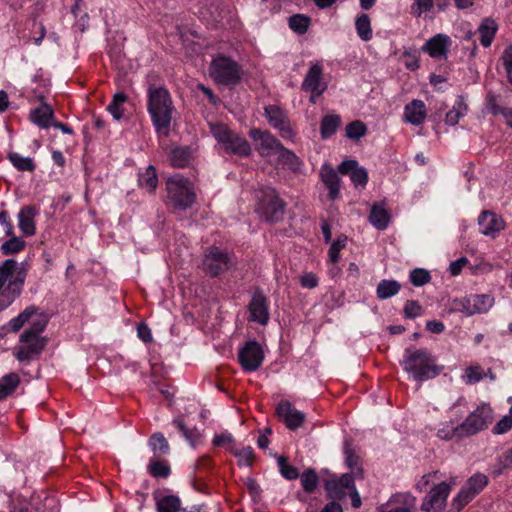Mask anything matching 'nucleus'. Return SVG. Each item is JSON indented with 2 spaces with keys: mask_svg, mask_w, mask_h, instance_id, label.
<instances>
[{
  "mask_svg": "<svg viewBox=\"0 0 512 512\" xmlns=\"http://www.w3.org/2000/svg\"><path fill=\"white\" fill-rule=\"evenodd\" d=\"M158 512H179L181 510V500L176 495H165L155 497Z\"/></svg>",
  "mask_w": 512,
  "mask_h": 512,
  "instance_id": "72a5a7b5",
  "label": "nucleus"
},
{
  "mask_svg": "<svg viewBox=\"0 0 512 512\" xmlns=\"http://www.w3.org/2000/svg\"><path fill=\"white\" fill-rule=\"evenodd\" d=\"M301 485L305 492L311 494L315 492L319 484V477L313 468L306 469L300 476Z\"/></svg>",
  "mask_w": 512,
  "mask_h": 512,
  "instance_id": "c03bdc74",
  "label": "nucleus"
},
{
  "mask_svg": "<svg viewBox=\"0 0 512 512\" xmlns=\"http://www.w3.org/2000/svg\"><path fill=\"white\" fill-rule=\"evenodd\" d=\"M323 68L319 63L312 64L302 82L301 89L305 92H316L320 96L327 88L326 84L321 83Z\"/></svg>",
  "mask_w": 512,
  "mask_h": 512,
  "instance_id": "6ab92c4d",
  "label": "nucleus"
},
{
  "mask_svg": "<svg viewBox=\"0 0 512 512\" xmlns=\"http://www.w3.org/2000/svg\"><path fill=\"white\" fill-rule=\"evenodd\" d=\"M233 266V258L227 251L216 246L207 249L203 260V271L208 276L217 277Z\"/></svg>",
  "mask_w": 512,
  "mask_h": 512,
  "instance_id": "6e6552de",
  "label": "nucleus"
},
{
  "mask_svg": "<svg viewBox=\"0 0 512 512\" xmlns=\"http://www.w3.org/2000/svg\"><path fill=\"white\" fill-rule=\"evenodd\" d=\"M265 115L268 118L269 124L277 129L281 137L291 139L293 131L290 127V121L282 109L276 105H269L265 108Z\"/></svg>",
  "mask_w": 512,
  "mask_h": 512,
  "instance_id": "2eb2a0df",
  "label": "nucleus"
},
{
  "mask_svg": "<svg viewBox=\"0 0 512 512\" xmlns=\"http://www.w3.org/2000/svg\"><path fill=\"white\" fill-rule=\"evenodd\" d=\"M8 159L12 163V165L19 171L32 172L36 168V165L32 158L23 157L16 152H9Z\"/></svg>",
  "mask_w": 512,
  "mask_h": 512,
  "instance_id": "a18cd8bd",
  "label": "nucleus"
},
{
  "mask_svg": "<svg viewBox=\"0 0 512 512\" xmlns=\"http://www.w3.org/2000/svg\"><path fill=\"white\" fill-rule=\"evenodd\" d=\"M211 134L222 144L223 148L232 154L248 156L251 148L247 140L230 130L223 123H209Z\"/></svg>",
  "mask_w": 512,
  "mask_h": 512,
  "instance_id": "423d86ee",
  "label": "nucleus"
},
{
  "mask_svg": "<svg viewBox=\"0 0 512 512\" xmlns=\"http://www.w3.org/2000/svg\"><path fill=\"white\" fill-rule=\"evenodd\" d=\"M279 153V160L289 169L298 171L301 166L299 157L291 150L286 149L283 145L277 151Z\"/></svg>",
  "mask_w": 512,
  "mask_h": 512,
  "instance_id": "de8ad7c7",
  "label": "nucleus"
},
{
  "mask_svg": "<svg viewBox=\"0 0 512 512\" xmlns=\"http://www.w3.org/2000/svg\"><path fill=\"white\" fill-rule=\"evenodd\" d=\"M502 469H512V448L498 458Z\"/></svg>",
  "mask_w": 512,
  "mask_h": 512,
  "instance_id": "774afa93",
  "label": "nucleus"
},
{
  "mask_svg": "<svg viewBox=\"0 0 512 512\" xmlns=\"http://www.w3.org/2000/svg\"><path fill=\"white\" fill-rule=\"evenodd\" d=\"M128 100V97L123 92H117L113 95V99L107 106V110L111 113L115 120H120L124 115L123 105Z\"/></svg>",
  "mask_w": 512,
  "mask_h": 512,
  "instance_id": "ea45409f",
  "label": "nucleus"
},
{
  "mask_svg": "<svg viewBox=\"0 0 512 512\" xmlns=\"http://www.w3.org/2000/svg\"><path fill=\"white\" fill-rule=\"evenodd\" d=\"M338 173V169L335 170L327 163L323 164L320 169V178L324 186L328 189V197L330 200L337 199L340 194L341 179Z\"/></svg>",
  "mask_w": 512,
  "mask_h": 512,
  "instance_id": "412c9836",
  "label": "nucleus"
},
{
  "mask_svg": "<svg viewBox=\"0 0 512 512\" xmlns=\"http://www.w3.org/2000/svg\"><path fill=\"white\" fill-rule=\"evenodd\" d=\"M512 428V416L506 415L503 418H501L496 425L493 427V433L494 434H504L508 432Z\"/></svg>",
  "mask_w": 512,
  "mask_h": 512,
  "instance_id": "680f3d73",
  "label": "nucleus"
},
{
  "mask_svg": "<svg viewBox=\"0 0 512 512\" xmlns=\"http://www.w3.org/2000/svg\"><path fill=\"white\" fill-rule=\"evenodd\" d=\"M280 474L287 480H295L300 476L298 469L289 464L282 467Z\"/></svg>",
  "mask_w": 512,
  "mask_h": 512,
  "instance_id": "69168bd1",
  "label": "nucleus"
},
{
  "mask_svg": "<svg viewBox=\"0 0 512 512\" xmlns=\"http://www.w3.org/2000/svg\"><path fill=\"white\" fill-rule=\"evenodd\" d=\"M238 360L244 371L254 372L258 370L264 360V352L260 343L256 340L247 341L239 350Z\"/></svg>",
  "mask_w": 512,
  "mask_h": 512,
  "instance_id": "9b49d317",
  "label": "nucleus"
},
{
  "mask_svg": "<svg viewBox=\"0 0 512 512\" xmlns=\"http://www.w3.org/2000/svg\"><path fill=\"white\" fill-rule=\"evenodd\" d=\"M366 132V125L359 120L353 121L346 126V136L352 140L358 141Z\"/></svg>",
  "mask_w": 512,
  "mask_h": 512,
  "instance_id": "864d4df0",
  "label": "nucleus"
},
{
  "mask_svg": "<svg viewBox=\"0 0 512 512\" xmlns=\"http://www.w3.org/2000/svg\"><path fill=\"white\" fill-rule=\"evenodd\" d=\"M488 482L489 479L485 474L476 473L471 476L453 499L451 504L453 512H460L488 485Z\"/></svg>",
  "mask_w": 512,
  "mask_h": 512,
  "instance_id": "1a4fd4ad",
  "label": "nucleus"
},
{
  "mask_svg": "<svg viewBox=\"0 0 512 512\" xmlns=\"http://www.w3.org/2000/svg\"><path fill=\"white\" fill-rule=\"evenodd\" d=\"M480 232L484 235L495 237L505 227L501 216L491 211H483L478 217Z\"/></svg>",
  "mask_w": 512,
  "mask_h": 512,
  "instance_id": "aec40b11",
  "label": "nucleus"
},
{
  "mask_svg": "<svg viewBox=\"0 0 512 512\" xmlns=\"http://www.w3.org/2000/svg\"><path fill=\"white\" fill-rule=\"evenodd\" d=\"M404 316L408 319H414L421 315L422 307L418 301L407 300L404 305Z\"/></svg>",
  "mask_w": 512,
  "mask_h": 512,
  "instance_id": "13d9d810",
  "label": "nucleus"
},
{
  "mask_svg": "<svg viewBox=\"0 0 512 512\" xmlns=\"http://www.w3.org/2000/svg\"><path fill=\"white\" fill-rule=\"evenodd\" d=\"M347 243V236L342 235L338 237V239L332 243L329 249V258L330 261L333 263L338 262L339 260V252L346 246Z\"/></svg>",
  "mask_w": 512,
  "mask_h": 512,
  "instance_id": "4d7b16f0",
  "label": "nucleus"
},
{
  "mask_svg": "<svg viewBox=\"0 0 512 512\" xmlns=\"http://www.w3.org/2000/svg\"><path fill=\"white\" fill-rule=\"evenodd\" d=\"M137 335L145 343H149L152 341L151 330L145 323H140L138 325Z\"/></svg>",
  "mask_w": 512,
  "mask_h": 512,
  "instance_id": "338daca9",
  "label": "nucleus"
},
{
  "mask_svg": "<svg viewBox=\"0 0 512 512\" xmlns=\"http://www.w3.org/2000/svg\"><path fill=\"white\" fill-rule=\"evenodd\" d=\"M48 321L49 319L46 314H38L33 319L31 326L20 335V342H28L32 338L41 337L40 334L45 330Z\"/></svg>",
  "mask_w": 512,
  "mask_h": 512,
  "instance_id": "c85d7f7f",
  "label": "nucleus"
},
{
  "mask_svg": "<svg viewBox=\"0 0 512 512\" xmlns=\"http://www.w3.org/2000/svg\"><path fill=\"white\" fill-rule=\"evenodd\" d=\"M467 105L462 97H458L452 109L446 113L445 122L448 125L454 126L459 122V119L466 113Z\"/></svg>",
  "mask_w": 512,
  "mask_h": 512,
  "instance_id": "a19ab883",
  "label": "nucleus"
},
{
  "mask_svg": "<svg viewBox=\"0 0 512 512\" xmlns=\"http://www.w3.org/2000/svg\"><path fill=\"white\" fill-rule=\"evenodd\" d=\"M449 45L450 38L447 35L437 34L425 43L422 50L431 57L437 58L447 53Z\"/></svg>",
  "mask_w": 512,
  "mask_h": 512,
  "instance_id": "393cba45",
  "label": "nucleus"
},
{
  "mask_svg": "<svg viewBox=\"0 0 512 512\" xmlns=\"http://www.w3.org/2000/svg\"><path fill=\"white\" fill-rule=\"evenodd\" d=\"M170 162L175 168H184L190 165L192 149L189 146H177L170 152Z\"/></svg>",
  "mask_w": 512,
  "mask_h": 512,
  "instance_id": "c756f323",
  "label": "nucleus"
},
{
  "mask_svg": "<svg viewBox=\"0 0 512 512\" xmlns=\"http://www.w3.org/2000/svg\"><path fill=\"white\" fill-rule=\"evenodd\" d=\"M37 313V308L34 305H30L24 309L23 312H21L18 316L11 319L7 326H9L10 331L17 332L19 331L24 324Z\"/></svg>",
  "mask_w": 512,
  "mask_h": 512,
  "instance_id": "58836bf2",
  "label": "nucleus"
},
{
  "mask_svg": "<svg viewBox=\"0 0 512 512\" xmlns=\"http://www.w3.org/2000/svg\"><path fill=\"white\" fill-rule=\"evenodd\" d=\"M20 384V377L17 373L11 372L0 378V400L10 396Z\"/></svg>",
  "mask_w": 512,
  "mask_h": 512,
  "instance_id": "473e14b6",
  "label": "nucleus"
},
{
  "mask_svg": "<svg viewBox=\"0 0 512 512\" xmlns=\"http://www.w3.org/2000/svg\"><path fill=\"white\" fill-rule=\"evenodd\" d=\"M167 192L170 202L177 210L184 211L195 201L191 182L182 176H174L167 181Z\"/></svg>",
  "mask_w": 512,
  "mask_h": 512,
  "instance_id": "0eeeda50",
  "label": "nucleus"
},
{
  "mask_svg": "<svg viewBox=\"0 0 512 512\" xmlns=\"http://www.w3.org/2000/svg\"><path fill=\"white\" fill-rule=\"evenodd\" d=\"M214 446L217 447H225L228 450V447L235 446V440L230 433H222L220 435H215L212 441Z\"/></svg>",
  "mask_w": 512,
  "mask_h": 512,
  "instance_id": "052dcab7",
  "label": "nucleus"
},
{
  "mask_svg": "<svg viewBox=\"0 0 512 512\" xmlns=\"http://www.w3.org/2000/svg\"><path fill=\"white\" fill-rule=\"evenodd\" d=\"M148 471L157 478H167L171 473L170 466L161 461H152L148 466Z\"/></svg>",
  "mask_w": 512,
  "mask_h": 512,
  "instance_id": "5fc2aeb1",
  "label": "nucleus"
},
{
  "mask_svg": "<svg viewBox=\"0 0 512 512\" xmlns=\"http://www.w3.org/2000/svg\"><path fill=\"white\" fill-rule=\"evenodd\" d=\"M148 444L155 456L165 455L170 450L168 441L160 432L152 434L149 438Z\"/></svg>",
  "mask_w": 512,
  "mask_h": 512,
  "instance_id": "e433bc0d",
  "label": "nucleus"
},
{
  "mask_svg": "<svg viewBox=\"0 0 512 512\" xmlns=\"http://www.w3.org/2000/svg\"><path fill=\"white\" fill-rule=\"evenodd\" d=\"M25 245L26 242L20 237L12 236L9 240L2 243L0 251L3 255H12L22 251Z\"/></svg>",
  "mask_w": 512,
  "mask_h": 512,
  "instance_id": "8fccbe9b",
  "label": "nucleus"
},
{
  "mask_svg": "<svg viewBox=\"0 0 512 512\" xmlns=\"http://www.w3.org/2000/svg\"><path fill=\"white\" fill-rule=\"evenodd\" d=\"M10 291L3 288L0 292V311L4 310L8 306H10L16 298L19 296H14V294L9 293Z\"/></svg>",
  "mask_w": 512,
  "mask_h": 512,
  "instance_id": "e2e57ef3",
  "label": "nucleus"
},
{
  "mask_svg": "<svg viewBox=\"0 0 512 512\" xmlns=\"http://www.w3.org/2000/svg\"><path fill=\"white\" fill-rule=\"evenodd\" d=\"M248 310L250 312V321L257 322L263 326L268 324L270 319L269 302L261 290L257 289L252 295Z\"/></svg>",
  "mask_w": 512,
  "mask_h": 512,
  "instance_id": "ddd939ff",
  "label": "nucleus"
},
{
  "mask_svg": "<svg viewBox=\"0 0 512 512\" xmlns=\"http://www.w3.org/2000/svg\"><path fill=\"white\" fill-rule=\"evenodd\" d=\"M172 425L182 434L191 446L194 447L196 445V442L200 437L196 428H189L180 418L174 419L172 421Z\"/></svg>",
  "mask_w": 512,
  "mask_h": 512,
  "instance_id": "37998d69",
  "label": "nucleus"
},
{
  "mask_svg": "<svg viewBox=\"0 0 512 512\" xmlns=\"http://www.w3.org/2000/svg\"><path fill=\"white\" fill-rule=\"evenodd\" d=\"M138 182L141 187L146 188L148 191H154L158 184L155 167L149 165L145 172L139 175Z\"/></svg>",
  "mask_w": 512,
  "mask_h": 512,
  "instance_id": "49530a36",
  "label": "nucleus"
},
{
  "mask_svg": "<svg viewBox=\"0 0 512 512\" xmlns=\"http://www.w3.org/2000/svg\"><path fill=\"white\" fill-rule=\"evenodd\" d=\"M451 491V485L446 482H441L435 485L421 503V510L430 512L435 508L442 510L446 504V500Z\"/></svg>",
  "mask_w": 512,
  "mask_h": 512,
  "instance_id": "4468645a",
  "label": "nucleus"
},
{
  "mask_svg": "<svg viewBox=\"0 0 512 512\" xmlns=\"http://www.w3.org/2000/svg\"><path fill=\"white\" fill-rule=\"evenodd\" d=\"M354 483L352 473H344L325 480L324 489L327 492V497L336 502V500H342L349 494V490L354 488Z\"/></svg>",
  "mask_w": 512,
  "mask_h": 512,
  "instance_id": "f8f14e48",
  "label": "nucleus"
},
{
  "mask_svg": "<svg viewBox=\"0 0 512 512\" xmlns=\"http://www.w3.org/2000/svg\"><path fill=\"white\" fill-rule=\"evenodd\" d=\"M39 99L42 101V104L39 107H36L30 112L31 121L39 126L40 128L47 129L51 126L52 120L54 118V111L52 107L45 103L44 96L40 95Z\"/></svg>",
  "mask_w": 512,
  "mask_h": 512,
  "instance_id": "5701e85b",
  "label": "nucleus"
},
{
  "mask_svg": "<svg viewBox=\"0 0 512 512\" xmlns=\"http://www.w3.org/2000/svg\"><path fill=\"white\" fill-rule=\"evenodd\" d=\"M497 30L498 26L496 22L491 18H485L478 28L480 33V43L484 47H489L495 37Z\"/></svg>",
  "mask_w": 512,
  "mask_h": 512,
  "instance_id": "7c9ffc66",
  "label": "nucleus"
},
{
  "mask_svg": "<svg viewBox=\"0 0 512 512\" xmlns=\"http://www.w3.org/2000/svg\"><path fill=\"white\" fill-rule=\"evenodd\" d=\"M400 365L417 382L433 379L443 370V366L437 364L436 358L426 348L405 349Z\"/></svg>",
  "mask_w": 512,
  "mask_h": 512,
  "instance_id": "f03ea898",
  "label": "nucleus"
},
{
  "mask_svg": "<svg viewBox=\"0 0 512 512\" xmlns=\"http://www.w3.org/2000/svg\"><path fill=\"white\" fill-rule=\"evenodd\" d=\"M276 413L290 430H296L305 421V414L294 408L289 401H281L277 405Z\"/></svg>",
  "mask_w": 512,
  "mask_h": 512,
  "instance_id": "f3484780",
  "label": "nucleus"
},
{
  "mask_svg": "<svg viewBox=\"0 0 512 512\" xmlns=\"http://www.w3.org/2000/svg\"><path fill=\"white\" fill-rule=\"evenodd\" d=\"M355 28L363 41H369L372 38L371 21L367 14L362 13L356 18Z\"/></svg>",
  "mask_w": 512,
  "mask_h": 512,
  "instance_id": "79ce46f5",
  "label": "nucleus"
},
{
  "mask_svg": "<svg viewBox=\"0 0 512 512\" xmlns=\"http://www.w3.org/2000/svg\"><path fill=\"white\" fill-rule=\"evenodd\" d=\"M249 135L254 141L259 142V149L262 150V154L269 153L270 151L277 152L282 145L268 131H262L255 128L250 130Z\"/></svg>",
  "mask_w": 512,
  "mask_h": 512,
  "instance_id": "b1692460",
  "label": "nucleus"
},
{
  "mask_svg": "<svg viewBox=\"0 0 512 512\" xmlns=\"http://www.w3.org/2000/svg\"><path fill=\"white\" fill-rule=\"evenodd\" d=\"M465 377L467 383H476L480 381L482 379L480 367L467 368Z\"/></svg>",
  "mask_w": 512,
  "mask_h": 512,
  "instance_id": "0e129e2a",
  "label": "nucleus"
},
{
  "mask_svg": "<svg viewBox=\"0 0 512 512\" xmlns=\"http://www.w3.org/2000/svg\"><path fill=\"white\" fill-rule=\"evenodd\" d=\"M209 75L219 85L234 87L240 83L243 70L235 60L219 55L210 63Z\"/></svg>",
  "mask_w": 512,
  "mask_h": 512,
  "instance_id": "7ed1b4c3",
  "label": "nucleus"
},
{
  "mask_svg": "<svg viewBox=\"0 0 512 512\" xmlns=\"http://www.w3.org/2000/svg\"><path fill=\"white\" fill-rule=\"evenodd\" d=\"M310 25V18L303 14H295L289 18V27L298 34L307 32Z\"/></svg>",
  "mask_w": 512,
  "mask_h": 512,
  "instance_id": "603ef678",
  "label": "nucleus"
},
{
  "mask_svg": "<svg viewBox=\"0 0 512 512\" xmlns=\"http://www.w3.org/2000/svg\"><path fill=\"white\" fill-rule=\"evenodd\" d=\"M470 301L473 315L487 312L494 304V298L488 294H472L470 295Z\"/></svg>",
  "mask_w": 512,
  "mask_h": 512,
  "instance_id": "f704fd0d",
  "label": "nucleus"
},
{
  "mask_svg": "<svg viewBox=\"0 0 512 512\" xmlns=\"http://www.w3.org/2000/svg\"><path fill=\"white\" fill-rule=\"evenodd\" d=\"M147 109L151 121L158 134L168 136L174 112L173 102L169 91L164 87L150 85L147 91Z\"/></svg>",
  "mask_w": 512,
  "mask_h": 512,
  "instance_id": "f257e3e1",
  "label": "nucleus"
},
{
  "mask_svg": "<svg viewBox=\"0 0 512 512\" xmlns=\"http://www.w3.org/2000/svg\"><path fill=\"white\" fill-rule=\"evenodd\" d=\"M338 171L342 175H349L355 188H365L368 182V171L359 165L354 159L342 161L338 165Z\"/></svg>",
  "mask_w": 512,
  "mask_h": 512,
  "instance_id": "dca6fc26",
  "label": "nucleus"
},
{
  "mask_svg": "<svg viewBox=\"0 0 512 512\" xmlns=\"http://www.w3.org/2000/svg\"><path fill=\"white\" fill-rule=\"evenodd\" d=\"M493 421V411L488 404L478 406L471 412L465 421L456 426L451 435L446 434L443 436L445 439H451L453 436L462 438L468 437L486 429Z\"/></svg>",
  "mask_w": 512,
  "mask_h": 512,
  "instance_id": "20e7f679",
  "label": "nucleus"
},
{
  "mask_svg": "<svg viewBox=\"0 0 512 512\" xmlns=\"http://www.w3.org/2000/svg\"><path fill=\"white\" fill-rule=\"evenodd\" d=\"M27 277L25 262L18 263L8 258L0 264V292L4 289L14 296H20Z\"/></svg>",
  "mask_w": 512,
  "mask_h": 512,
  "instance_id": "39448f33",
  "label": "nucleus"
},
{
  "mask_svg": "<svg viewBox=\"0 0 512 512\" xmlns=\"http://www.w3.org/2000/svg\"><path fill=\"white\" fill-rule=\"evenodd\" d=\"M259 201V212L268 222H279L285 213V203L280 199L274 188L267 187L262 190Z\"/></svg>",
  "mask_w": 512,
  "mask_h": 512,
  "instance_id": "9d476101",
  "label": "nucleus"
},
{
  "mask_svg": "<svg viewBox=\"0 0 512 512\" xmlns=\"http://www.w3.org/2000/svg\"><path fill=\"white\" fill-rule=\"evenodd\" d=\"M470 301V295L462 298H455L450 303V312L462 313L466 316H472L473 310Z\"/></svg>",
  "mask_w": 512,
  "mask_h": 512,
  "instance_id": "3c124183",
  "label": "nucleus"
},
{
  "mask_svg": "<svg viewBox=\"0 0 512 512\" xmlns=\"http://www.w3.org/2000/svg\"><path fill=\"white\" fill-rule=\"evenodd\" d=\"M390 215L385 207V202H375L370 210L369 222L378 230L388 227Z\"/></svg>",
  "mask_w": 512,
  "mask_h": 512,
  "instance_id": "bb28decb",
  "label": "nucleus"
},
{
  "mask_svg": "<svg viewBox=\"0 0 512 512\" xmlns=\"http://www.w3.org/2000/svg\"><path fill=\"white\" fill-rule=\"evenodd\" d=\"M39 214V209L33 205H27L21 208L18 213V226L24 236H33L36 232L35 217Z\"/></svg>",
  "mask_w": 512,
  "mask_h": 512,
  "instance_id": "4be33fe9",
  "label": "nucleus"
},
{
  "mask_svg": "<svg viewBox=\"0 0 512 512\" xmlns=\"http://www.w3.org/2000/svg\"><path fill=\"white\" fill-rule=\"evenodd\" d=\"M341 123V118L339 115L331 114L326 115L322 118L320 125V133L322 139H327L331 137L337 130Z\"/></svg>",
  "mask_w": 512,
  "mask_h": 512,
  "instance_id": "c9c22d12",
  "label": "nucleus"
},
{
  "mask_svg": "<svg viewBox=\"0 0 512 512\" xmlns=\"http://www.w3.org/2000/svg\"><path fill=\"white\" fill-rule=\"evenodd\" d=\"M22 345L13 352L16 359L20 362H28L38 356L45 348L47 339L45 337H35L28 342H21Z\"/></svg>",
  "mask_w": 512,
  "mask_h": 512,
  "instance_id": "a211bd4d",
  "label": "nucleus"
},
{
  "mask_svg": "<svg viewBox=\"0 0 512 512\" xmlns=\"http://www.w3.org/2000/svg\"><path fill=\"white\" fill-rule=\"evenodd\" d=\"M386 504H388L389 507L398 506L413 510L416 506V497L410 492L396 493L390 497Z\"/></svg>",
  "mask_w": 512,
  "mask_h": 512,
  "instance_id": "4c0bfd02",
  "label": "nucleus"
},
{
  "mask_svg": "<svg viewBox=\"0 0 512 512\" xmlns=\"http://www.w3.org/2000/svg\"><path fill=\"white\" fill-rule=\"evenodd\" d=\"M401 289V284L397 280L383 279L376 288V296L380 300H386L398 294Z\"/></svg>",
  "mask_w": 512,
  "mask_h": 512,
  "instance_id": "2f4dec72",
  "label": "nucleus"
},
{
  "mask_svg": "<svg viewBox=\"0 0 512 512\" xmlns=\"http://www.w3.org/2000/svg\"><path fill=\"white\" fill-rule=\"evenodd\" d=\"M344 454H345V463L350 469L349 473L355 478H363V468L361 463V458L354 452L351 448V443L348 439L344 441Z\"/></svg>",
  "mask_w": 512,
  "mask_h": 512,
  "instance_id": "cd10ccee",
  "label": "nucleus"
},
{
  "mask_svg": "<svg viewBox=\"0 0 512 512\" xmlns=\"http://www.w3.org/2000/svg\"><path fill=\"white\" fill-rule=\"evenodd\" d=\"M228 450L235 456L237 457L239 460H238V464L241 466V465H246V466H252V462H253V459H254V451H253V448L251 446H246V447H243L241 449H237L235 446L234 447H228Z\"/></svg>",
  "mask_w": 512,
  "mask_h": 512,
  "instance_id": "09e8293b",
  "label": "nucleus"
},
{
  "mask_svg": "<svg viewBox=\"0 0 512 512\" xmlns=\"http://www.w3.org/2000/svg\"><path fill=\"white\" fill-rule=\"evenodd\" d=\"M499 97L493 93H488L486 97V107L489 113L492 115H500L504 111L505 107H501L498 104Z\"/></svg>",
  "mask_w": 512,
  "mask_h": 512,
  "instance_id": "bf43d9fd",
  "label": "nucleus"
},
{
  "mask_svg": "<svg viewBox=\"0 0 512 512\" xmlns=\"http://www.w3.org/2000/svg\"><path fill=\"white\" fill-rule=\"evenodd\" d=\"M410 281L414 286H423L430 282L431 275L429 271L423 269V268H415L410 272Z\"/></svg>",
  "mask_w": 512,
  "mask_h": 512,
  "instance_id": "6e6d98bb",
  "label": "nucleus"
},
{
  "mask_svg": "<svg viewBox=\"0 0 512 512\" xmlns=\"http://www.w3.org/2000/svg\"><path fill=\"white\" fill-rule=\"evenodd\" d=\"M406 120L415 126L423 123L426 117V106L422 100L414 99L404 108Z\"/></svg>",
  "mask_w": 512,
  "mask_h": 512,
  "instance_id": "a878e982",
  "label": "nucleus"
}]
</instances>
